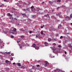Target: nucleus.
I'll return each mask as SVG.
<instances>
[{
    "label": "nucleus",
    "mask_w": 72,
    "mask_h": 72,
    "mask_svg": "<svg viewBox=\"0 0 72 72\" xmlns=\"http://www.w3.org/2000/svg\"><path fill=\"white\" fill-rule=\"evenodd\" d=\"M44 44L46 46H48V45H49L48 43H47L46 42H44Z\"/></svg>",
    "instance_id": "39448f33"
},
{
    "label": "nucleus",
    "mask_w": 72,
    "mask_h": 72,
    "mask_svg": "<svg viewBox=\"0 0 72 72\" xmlns=\"http://www.w3.org/2000/svg\"><path fill=\"white\" fill-rule=\"evenodd\" d=\"M26 11H30V9L28 8H27L26 9Z\"/></svg>",
    "instance_id": "ddd939ff"
},
{
    "label": "nucleus",
    "mask_w": 72,
    "mask_h": 72,
    "mask_svg": "<svg viewBox=\"0 0 72 72\" xmlns=\"http://www.w3.org/2000/svg\"><path fill=\"white\" fill-rule=\"evenodd\" d=\"M52 45H54V46H55V45H56V44L55 43H53L52 44Z\"/></svg>",
    "instance_id": "393cba45"
},
{
    "label": "nucleus",
    "mask_w": 72,
    "mask_h": 72,
    "mask_svg": "<svg viewBox=\"0 0 72 72\" xmlns=\"http://www.w3.org/2000/svg\"><path fill=\"white\" fill-rule=\"evenodd\" d=\"M7 69H7V70H8V71H9V68H8Z\"/></svg>",
    "instance_id": "de8ad7c7"
},
{
    "label": "nucleus",
    "mask_w": 72,
    "mask_h": 72,
    "mask_svg": "<svg viewBox=\"0 0 72 72\" xmlns=\"http://www.w3.org/2000/svg\"><path fill=\"white\" fill-rule=\"evenodd\" d=\"M60 14H61V13L59 12L58 13V14H57V15H58H58H60Z\"/></svg>",
    "instance_id": "6ab92c4d"
},
{
    "label": "nucleus",
    "mask_w": 72,
    "mask_h": 72,
    "mask_svg": "<svg viewBox=\"0 0 72 72\" xmlns=\"http://www.w3.org/2000/svg\"><path fill=\"white\" fill-rule=\"evenodd\" d=\"M32 32H31V31H30V33H32Z\"/></svg>",
    "instance_id": "3c124183"
},
{
    "label": "nucleus",
    "mask_w": 72,
    "mask_h": 72,
    "mask_svg": "<svg viewBox=\"0 0 72 72\" xmlns=\"http://www.w3.org/2000/svg\"><path fill=\"white\" fill-rule=\"evenodd\" d=\"M34 36H36V38H38L39 39L40 37V35L37 34V35H34Z\"/></svg>",
    "instance_id": "f03ea898"
},
{
    "label": "nucleus",
    "mask_w": 72,
    "mask_h": 72,
    "mask_svg": "<svg viewBox=\"0 0 72 72\" xmlns=\"http://www.w3.org/2000/svg\"><path fill=\"white\" fill-rule=\"evenodd\" d=\"M43 28V26H42L41 27V28Z\"/></svg>",
    "instance_id": "4d7b16f0"
},
{
    "label": "nucleus",
    "mask_w": 72,
    "mask_h": 72,
    "mask_svg": "<svg viewBox=\"0 0 72 72\" xmlns=\"http://www.w3.org/2000/svg\"><path fill=\"white\" fill-rule=\"evenodd\" d=\"M11 38H14V36H13V35H11Z\"/></svg>",
    "instance_id": "4c0bfd02"
},
{
    "label": "nucleus",
    "mask_w": 72,
    "mask_h": 72,
    "mask_svg": "<svg viewBox=\"0 0 72 72\" xmlns=\"http://www.w3.org/2000/svg\"><path fill=\"white\" fill-rule=\"evenodd\" d=\"M35 49H37V50L39 49V47L37 46H35Z\"/></svg>",
    "instance_id": "6e6552de"
},
{
    "label": "nucleus",
    "mask_w": 72,
    "mask_h": 72,
    "mask_svg": "<svg viewBox=\"0 0 72 72\" xmlns=\"http://www.w3.org/2000/svg\"><path fill=\"white\" fill-rule=\"evenodd\" d=\"M71 25H72V23H71Z\"/></svg>",
    "instance_id": "0e129e2a"
},
{
    "label": "nucleus",
    "mask_w": 72,
    "mask_h": 72,
    "mask_svg": "<svg viewBox=\"0 0 72 72\" xmlns=\"http://www.w3.org/2000/svg\"><path fill=\"white\" fill-rule=\"evenodd\" d=\"M58 46L59 48H61V46H60V45H58Z\"/></svg>",
    "instance_id": "79ce46f5"
},
{
    "label": "nucleus",
    "mask_w": 72,
    "mask_h": 72,
    "mask_svg": "<svg viewBox=\"0 0 72 72\" xmlns=\"http://www.w3.org/2000/svg\"><path fill=\"white\" fill-rule=\"evenodd\" d=\"M49 3H50V4H53V2L49 1Z\"/></svg>",
    "instance_id": "9b49d317"
},
{
    "label": "nucleus",
    "mask_w": 72,
    "mask_h": 72,
    "mask_svg": "<svg viewBox=\"0 0 72 72\" xmlns=\"http://www.w3.org/2000/svg\"><path fill=\"white\" fill-rule=\"evenodd\" d=\"M44 17H49V15H45L44 16Z\"/></svg>",
    "instance_id": "7c9ffc66"
},
{
    "label": "nucleus",
    "mask_w": 72,
    "mask_h": 72,
    "mask_svg": "<svg viewBox=\"0 0 72 72\" xmlns=\"http://www.w3.org/2000/svg\"><path fill=\"white\" fill-rule=\"evenodd\" d=\"M21 68H23L24 69L25 68V67L23 66H21Z\"/></svg>",
    "instance_id": "412c9836"
},
{
    "label": "nucleus",
    "mask_w": 72,
    "mask_h": 72,
    "mask_svg": "<svg viewBox=\"0 0 72 72\" xmlns=\"http://www.w3.org/2000/svg\"><path fill=\"white\" fill-rule=\"evenodd\" d=\"M32 18H33L34 17V16H32Z\"/></svg>",
    "instance_id": "6e6d98bb"
},
{
    "label": "nucleus",
    "mask_w": 72,
    "mask_h": 72,
    "mask_svg": "<svg viewBox=\"0 0 72 72\" xmlns=\"http://www.w3.org/2000/svg\"><path fill=\"white\" fill-rule=\"evenodd\" d=\"M33 6H32L30 8L31 9H33Z\"/></svg>",
    "instance_id": "c85d7f7f"
},
{
    "label": "nucleus",
    "mask_w": 72,
    "mask_h": 72,
    "mask_svg": "<svg viewBox=\"0 0 72 72\" xmlns=\"http://www.w3.org/2000/svg\"><path fill=\"white\" fill-rule=\"evenodd\" d=\"M7 15L8 16H9V17H11V16H12V15H10V13L8 14Z\"/></svg>",
    "instance_id": "9d476101"
},
{
    "label": "nucleus",
    "mask_w": 72,
    "mask_h": 72,
    "mask_svg": "<svg viewBox=\"0 0 72 72\" xmlns=\"http://www.w3.org/2000/svg\"><path fill=\"white\" fill-rule=\"evenodd\" d=\"M47 17L48 18V19H48V18H49V17H49V16H48H48H47V17Z\"/></svg>",
    "instance_id": "a18cd8bd"
},
{
    "label": "nucleus",
    "mask_w": 72,
    "mask_h": 72,
    "mask_svg": "<svg viewBox=\"0 0 72 72\" xmlns=\"http://www.w3.org/2000/svg\"><path fill=\"white\" fill-rule=\"evenodd\" d=\"M61 1V0H57V2H60Z\"/></svg>",
    "instance_id": "cd10ccee"
},
{
    "label": "nucleus",
    "mask_w": 72,
    "mask_h": 72,
    "mask_svg": "<svg viewBox=\"0 0 72 72\" xmlns=\"http://www.w3.org/2000/svg\"><path fill=\"white\" fill-rule=\"evenodd\" d=\"M23 10H24V11H26V9H23Z\"/></svg>",
    "instance_id": "ea45409f"
},
{
    "label": "nucleus",
    "mask_w": 72,
    "mask_h": 72,
    "mask_svg": "<svg viewBox=\"0 0 72 72\" xmlns=\"http://www.w3.org/2000/svg\"><path fill=\"white\" fill-rule=\"evenodd\" d=\"M63 36H61L60 37V39H63Z\"/></svg>",
    "instance_id": "a878e982"
},
{
    "label": "nucleus",
    "mask_w": 72,
    "mask_h": 72,
    "mask_svg": "<svg viewBox=\"0 0 72 72\" xmlns=\"http://www.w3.org/2000/svg\"><path fill=\"white\" fill-rule=\"evenodd\" d=\"M48 66V64H44V66L45 67H46V66Z\"/></svg>",
    "instance_id": "5701e85b"
},
{
    "label": "nucleus",
    "mask_w": 72,
    "mask_h": 72,
    "mask_svg": "<svg viewBox=\"0 0 72 72\" xmlns=\"http://www.w3.org/2000/svg\"><path fill=\"white\" fill-rule=\"evenodd\" d=\"M43 27H45V25H43Z\"/></svg>",
    "instance_id": "052dcab7"
},
{
    "label": "nucleus",
    "mask_w": 72,
    "mask_h": 72,
    "mask_svg": "<svg viewBox=\"0 0 72 72\" xmlns=\"http://www.w3.org/2000/svg\"><path fill=\"white\" fill-rule=\"evenodd\" d=\"M3 32L4 33H8V31H3Z\"/></svg>",
    "instance_id": "f8f14e48"
},
{
    "label": "nucleus",
    "mask_w": 72,
    "mask_h": 72,
    "mask_svg": "<svg viewBox=\"0 0 72 72\" xmlns=\"http://www.w3.org/2000/svg\"><path fill=\"white\" fill-rule=\"evenodd\" d=\"M41 34L42 35V34H43V32H42V31L41 32Z\"/></svg>",
    "instance_id": "a19ab883"
},
{
    "label": "nucleus",
    "mask_w": 72,
    "mask_h": 72,
    "mask_svg": "<svg viewBox=\"0 0 72 72\" xmlns=\"http://www.w3.org/2000/svg\"><path fill=\"white\" fill-rule=\"evenodd\" d=\"M30 72H32V70H30Z\"/></svg>",
    "instance_id": "603ef678"
},
{
    "label": "nucleus",
    "mask_w": 72,
    "mask_h": 72,
    "mask_svg": "<svg viewBox=\"0 0 72 72\" xmlns=\"http://www.w3.org/2000/svg\"><path fill=\"white\" fill-rule=\"evenodd\" d=\"M24 35H22L21 37V38H22V39H23V38H24Z\"/></svg>",
    "instance_id": "aec40b11"
},
{
    "label": "nucleus",
    "mask_w": 72,
    "mask_h": 72,
    "mask_svg": "<svg viewBox=\"0 0 72 72\" xmlns=\"http://www.w3.org/2000/svg\"><path fill=\"white\" fill-rule=\"evenodd\" d=\"M53 40L54 41H57V40L55 39H53Z\"/></svg>",
    "instance_id": "b1692460"
},
{
    "label": "nucleus",
    "mask_w": 72,
    "mask_h": 72,
    "mask_svg": "<svg viewBox=\"0 0 72 72\" xmlns=\"http://www.w3.org/2000/svg\"><path fill=\"white\" fill-rule=\"evenodd\" d=\"M37 67H40V65H38L37 66Z\"/></svg>",
    "instance_id": "58836bf2"
},
{
    "label": "nucleus",
    "mask_w": 72,
    "mask_h": 72,
    "mask_svg": "<svg viewBox=\"0 0 72 72\" xmlns=\"http://www.w3.org/2000/svg\"><path fill=\"white\" fill-rule=\"evenodd\" d=\"M58 72H62V71L60 69L58 70Z\"/></svg>",
    "instance_id": "72a5a7b5"
},
{
    "label": "nucleus",
    "mask_w": 72,
    "mask_h": 72,
    "mask_svg": "<svg viewBox=\"0 0 72 72\" xmlns=\"http://www.w3.org/2000/svg\"><path fill=\"white\" fill-rule=\"evenodd\" d=\"M61 27H62V25L61 24L59 25L58 27V28H60Z\"/></svg>",
    "instance_id": "4468645a"
},
{
    "label": "nucleus",
    "mask_w": 72,
    "mask_h": 72,
    "mask_svg": "<svg viewBox=\"0 0 72 72\" xmlns=\"http://www.w3.org/2000/svg\"><path fill=\"white\" fill-rule=\"evenodd\" d=\"M60 8H61V7H58L57 9H59Z\"/></svg>",
    "instance_id": "f704fd0d"
},
{
    "label": "nucleus",
    "mask_w": 72,
    "mask_h": 72,
    "mask_svg": "<svg viewBox=\"0 0 72 72\" xmlns=\"http://www.w3.org/2000/svg\"><path fill=\"white\" fill-rule=\"evenodd\" d=\"M51 38H49L48 39V41L49 42L51 41Z\"/></svg>",
    "instance_id": "2eb2a0df"
},
{
    "label": "nucleus",
    "mask_w": 72,
    "mask_h": 72,
    "mask_svg": "<svg viewBox=\"0 0 72 72\" xmlns=\"http://www.w3.org/2000/svg\"><path fill=\"white\" fill-rule=\"evenodd\" d=\"M0 65H1V64H0Z\"/></svg>",
    "instance_id": "338daca9"
},
{
    "label": "nucleus",
    "mask_w": 72,
    "mask_h": 72,
    "mask_svg": "<svg viewBox=\"0 0 72 72\" xmlns=\"http://www.w3.org/2000/svg\"><path fill=\"white\" fill-rule=\"evenodd\" d=\"M10 61H8V60H6L5 61V63H7V64H8L9 62H10Z\"/></svg>",
    "instance_id": "423d86ee"
},
{
    "label": "nucleus",
    "mask_w": 72,
    "mask_h": 72,
    "mask_svg": "<svg viewBox=\"0 0 72 72\" xmlns=\"http://www.w3.org/2000/svg\"><path fill=\"white\" fill-rule=\"evenodd\" d=\"M20 48V49H21V48H22L21 46Z\"/></svg>",
    "instance_id": "13d9d810"
},
{
    "label": "nucleus",
    "mask_w": 72,
    "mask_h": 72,
    "mask_svg": "<svg viewBox=\"0 0 72 72\" xmlns=\"http://www.w3.org/2000/svg\"><path fill=\"white\" fill-rule=\"evenodd\" d=\"M3 4H1V5H0V7H2L3 6Z\"/></svg>",
    "instance_id": "473e14b6"
},
{
    "label": "nucleus",
    "mask_w": 72,
    "mask_h": 72,
    "mask_svg": "<svg viewBox=\"0 0 72 72\" xmlns=\"http://www.w3.org/2000/svg\"><path fill=\"white\" fill-rule=\"evenodd\" d=\"M58 35H59V34H56V37H58Z\"/></svg>",
    "instance_id": "e433bc0d"
},
{
    "label": "nucleus",
    "mask_w": 72,
    "mask_h": 72,
    "mask_svg": "<svg viewBox=\"0 0 72 72\" xmlns=\"http://www.w3.org/2000/svg\"><path fill=\"white\" fill-rule=\"evenodd\" d=\"M51 31H54L55 30L54 29V28L53 27H52L51 28Z\"/></svg>",
    "instance_id": "7ed1b4c3"
},
{
    "label": "nucleus",
    "mask_w": 72,
    "mask_h": 72,
    "mask_svg": "<svg viewBox=\"0 0 72 72\" xmlns=\"http://www.w3.org/2000/svg\"><path fill=\"white\" fill-rule=\"evenodd\" d=\"M54 57H55L54 56L51 57L52 58H54Z\"/></svg>",
    "instance_id": "864d4df0"
},
{
    "label": "nucleus",
    "mask_w": 72,
    "mask_h": 72,
    "mask_svg": "<svg viewBox=\"0 0 72 72\" xmlns=\"http://www.w3.org/2000/svg\"><path fill=\"white\" fill-rule=\"evenodd\" d=\"M70 17H72V14H71L70 16Z\"/></svg>",
    "instance_id": "c03bdc74"
},
{
    "label": "nucleus",
    "mask_w": 72,
    "mask_h": 72,
    "mask_svg": "<svg viewBox=\"0 0 72 72\" xmlns=\"http://www.w3.org/2000/svg\"><path fill=\"white\" fill-rule=\"evenodd\" d=\"M66 19H69L70 20H71V19H70V18L69 17V16H67L66 17H65Z\"/></svg>",
    "instance_id": "0eeeda50"
},
{
    "label": "nucleus",
    "mask_w": 72,
    "mask_h": 72,
    "mask_svg": "<svg viewBox=\"0 0 72 72\" xmlns=\"http://www.w3.org/2000/svg\"><path fill=\"white\" fill-rule=\"evenodd\" d=\"M22 15L23 17H26V14H22Z\"/></svg>",
    "instance_id": "1a4fd4ad"
},
{
    "label": "nucleus",
    "mask_w": 72,
    "mask_h": 72,
    "mask_svg": "<svg viewBox=\"0 0 72 72\" xmlns=\"http://www.w3.org/2000/svg\"><path fill=\"white\" fill-rule=\"evenodd\" d=\"M44 17H49V15H45L44 16Z\"/></svg>",
    "instance_id": "c756f323"
},
{
    "label": "nucleus",
    "mask_w": 72,
    "mask_h": 72,
    "mask_svg": "<svg viewBox=\"0 0 72 72\" xmlns=\"http://www.w3.org/2000/svg\"><path fill=\"white\" fill-rule=\"evenodd\" d=\"M20 41H21V40H17V42L18 43H19V42H20Z\"/></svg>",
    "instance_id": "bb28decb"
},
{
    "label": "nucleus",
    "mask_w": 72,
    "mask_h": 72,
    "mask_svg": "<svg viewBox=\"0 0 72 72\" xmlns=\"http://www.w3.org/2000/svg\"><path fill=\"white\" fill-rule=\"evenodd\" d=\"M36 10V9L35 8H33V9H32V11H35Z\"/></svg>",
    "instance_id": "f3484780"
},
{
    "label": "nucleus",
    "mask_w": 72,
    "mask_h": 72,
    "mask_svg": "<svg viewBox=\"0 0 72 72\" xmlns=\"http://www.w3.org/2000/svg\"><path fill=\"white\" fill-rule=\"evenodd\" d=\"M45 64H48V62L47 61H46L44 62Z\"/></svg>",
    "instance_id": "a211bd4d"
},
{
    "label": "nucleus",
    "mask_w": 72,
    "mask_h": 72,
    "mask_svg": "<svg viewBox=\"0 0 72 72\" xmlns=\"http://www.w3.org/2000/svg\"><path fill=\"white\" fill-rule=\"evenodd\" d=\"M10 60H12V58H11V59H10Z\"/></svg>",
    "instance_id": "680f3d73"
},
{
    "label": "nucleus",
    "mask_w": 72,
    "mask_h": 72,
    "mask_svg": "<svg viewBox=\"0 0 72 72\" xmlns=\"http://www.w3.org/2000/svg\"><path fill=\"white\" fill-rule=\"evenodd\" d=\"M8 54H10V52H8Z\"/></svg>",
    "instance_id": "e2e57ef3"
},
{
    "label": "nucleus",
    "mask_w": 72,
    "mask_h": 72,
    "mask_svg": "<svg viewBox=\"0 0 72 72\" xmlns=\"http://www.w3.org/2000/svg\"><path fill=\"white\" fill-rule=\"evenodd\" d=\"M38 69H40V68H38Z\"/></svg>",
    "instance_id": "5fc2aeb1"
},
{
    "label": "nucleus",
    "mask_w": 72,
    "mask_h": 72,
    "mask_svg": "<svg viewBox=\"0 0 72 72\" xmlns=\"http://www.w3.org/2000/svg\"><path fill=\"white\" fill-rule=\"evenodd\" d=\"M16 31H17V29L15 28H14L13 29V30L12 31V33L13 35H15V34H16L17 33H16Z\"/></svg>",
    "instance_id": "f257e3e1"
},
{
    "label": "nucleus",
    "mask_w": 72,
    "mask_h": 72,
    "mask_svg": "<svg viewBox=\"0 0 72 72\" xmlns=\"http://www.w3.org/2000/svg\"><path fill=\"white\" fill-rule=\"evenodd\" d=\"M42 3H45V2H43Z\"/></svg>",
    "instance_id": "bf43d9fd"
},
{
    "label": "nucleus",
    "mask_w": 72,
    "mask_h": 72,
    "mask_svg": "<svg viewBox=\"0 0 72 72\" xmlns=\"http://www.w3.org/2000/svg\"><path fill=\"white\" fill-rule=\"evenodd\" d=\"M14 19H15V20H17V19L15 18Z\"/></svg>",
    "instance_id": "8fccbe9b"
},
{
    "label": "nucleus",
    "mask_w": 72,
    "mask_h": 72,
    "mask_svg": "<svg viewBox=\"0 0 72 72\" xmlns=\"http://www.w3.org/2000/svg\"><path fill=\"white\" fill-rule=\"evenodd\" d=\"M9 0H4L3 1H4L5 2H9Z\"/></svg>",
    "instance_id": "dca6fc26"
},
{
    "label": "nucleus",
    "mask_w": 72,
    "mask_h": 72,
    "mask_svg": "<svg viewBox=\"0 0 72 72\" xmlns=\"http://www.w3.org/2000/svg\"><path fill=\"white\" fill-rule=\"evenodd\" d=\"M59 43H61V41H58Z\"/></svg>",
    "instance_id": "49530a36"
},
{
    "label": "nucleus",
    "mask_w": 72,
    "mask_h": 72,
    "mask_svg": "<svg viewBox=\"0 0 72 72\" xmlns=\"http://www.w3.org/2000/svg\"><path fill=\"white\" fill-rule=\"evenodd\" d=\"M64 53H65V54H67V52L65 51Z\"/></svg>",
    "instance_id": "37998d69"
},
{
    "label": "nucleus",
    "mask_w": 72,
    "mask_h": 72,
    "mask_svg": "<svg viewBox=\"0 0 72 72\" xmlns=\"http://www.w3.org/2000/svg\"><path fill=\"white\" fill-rule=\"evenodd\" d=\"M38 62H40V60H39L38 61Z\"/></svg>",
    "instance_id": "69168bd1"
},
{
    "label": "nucleus",
    "mask_w": 72,
    "mask_h": 72,
    "mask_svg": "<svg viewBox=\"0 0 72 72\" xmlns=\"http://www.w3.org/2000/svg\"><path fill=\"white\" fill-rule=\"evenodd\" d=\"M58 69H58L57 68L55 70V71H57V70H58Z\"/></svg>",
    "instance_id": "2f4dec72"
},
{
    "label": "nucleus",
    "mask_w": 72,
    "mask_h": 72,
    "mask_svg": "<svg viewBox=\"0 0 72 72\" xmlns=\"http://www.w3.org/2000/svg\"><path fill=\"white\" fill-rule=\"evenodd\" d=\"M15 64V63H13V64Z\"/></svg>",
    "instance_id": "09e8293b"
},
{
    "label": "nucleus",
    "mask_w": 72,
    "mask_h": 72,
    "mask_svg": "<svg viewBox=\"0 0 72 72\" xmlns=\"http://www.w3.org/2000/svg\"><path fill=\"white\" fill-rule=\"evenodd\" d=\"M0 53H2V54H5V53L3 52H0Z\"/></svg>",
    "instance_id": "c9c22d12"
},
{
    "label": "nucleus",
    "mask_w": 72,
    "mask_h": 72,
    "mask_svg": "<svg viewBox=\"0 0 72 72\" xmlns=\"http://www.w3.org/2000/svg\"><path fill=\"white\" fill-rule=\"evenodd\" d=\"M36 46V44H33L32 45V47H33V48H35Z\"/></svg>",
    "instance_id": "20e7f679"
},
{
    "label": "nucleus",
    "mask_w": 72,
    "mask_h": 72,
    "mask_svg": "<svg viewBox=\"0 0 72 72\" xmlns=\"http://www.w3.org/2000/svg\"><path fill=\"white\" fill-rule=\"evenodd\" d=\"M18 66H21V64L20 63H18Z\"/></svg>",
    "instance_id": "4be33fe9"
}]
</instances>
